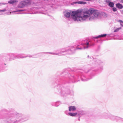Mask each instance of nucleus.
I'll use <instances>...</instances> for the list:
<instances>
[{
  "label": "nucleus",
  "mask_w": 123,
  "mask_h": 123,
  "mask_svg": "<svg viewBox=\"0 0 123 123\" xmlns=\"http://www.w3.org/2000/svg\"><path fill=\"white\" fill-rule=\"evenodd\" d=\"M82 10L80 9L73 11L71 14L72 19L74 21H83L85 20L90 16L88 10H86L83 12L84 13L86 14V15H82Z\"/></svg>",
  "instance_id": "nucleus-1"
},
{
  "label": "nucleus",
  "mask_w": 123,
  "mask_h": 123,
  "mask_svg": "<svg viewBox=\"0 0 123 123\" xmlns=\"http://www.w3.org/2000/svg\"><path fill=\"white\" fill-rule=\"evenodd\" d=\"M69 110L70 111H73L76 110V108L74 106H70L69 107Z\"/></svg>",
  "instance_id": "nucleus-2"
},
{
  "label": "nucleus",
  "mask_w": 123,
  "mask_h": 123,
  "mask_svg": "<svg viewBox=\"0 0 123 123\" xmlns=\"http://www.w3.org/2000/svg\"><path fill=\"white\" fill-rule=\"evenodd\" d=\"M99 15V13L98 10H96L94 13L93 15L96 17H97Z\"/></svg>",
  "instance_id": "nucleus-3"
},
{
  "label": "nucleus",
  "mask_w": 123,
  "mask_h": 123,
  "mask_svg": "<svg viewBox=\"0 0 123 123\" xmlns=\"http://www.w3.org/2000/svg\"><path fill=\"white\" fill-rule=\"evenodd\" d=\"M96 10L92 8L90 9L89 10V12L90 13L89 14H90V15L91 14H92V13L94 14V13Z\"/></svg>",
  "instance_id": "nucleus-4"
},
{
  "label": "nucleus",
  "mask_w": 123,
  "mask_h": 123,
  "mask_svg": "<svg viewBox=\"0 0 123 123\" xmlns=\"http://www.w3.org/2000/svg\"><path fill=\"white\" fill-rule=\"evenodd\" d=\"M116 6L120 9H122L123 8V6L122 5L120 4H117L116 5Z\"/></svg>",
  "instance_id": "nucleus-5"
},
{
  "label": "nucleus",
  "mask_w": 123,
  "mask_h": 123,
  "mask_svg": "<svg viewBox=\"0 0 123 123\" xmlns=\"http://www.w3.org/2000/svg\"><path fill=\"white\" fill-rule=\"evenodd\" d=\"M17 1L15 0H12L9 1H8V3L11 4H16Z\"/></svg>",
  "instance_id": "nucleus-6"
},
{
  "label": "nucleus",
  "mask_w": 123,
  "mask_h": 123,
  "mask_svg": "<svg viewBox=\"0 0 123 123\" xmlns=\"http://www.w3.org/2000/svg\"><path fill=\"white\" fill-rule=\"evenodd\" d=\"M69 115L70 116L74 117L76 116L77 114V113H69Z\"/></svg>",
  "instance_id": "nucleus-7"
},
{
  "label": "nucleus",
  "mask_w": 123,
  "mask_h": 123,
  "mask_svg": "<svg viewBox=\"0 0 123 123\" xmlns=\"http://www.w3.org/2000/svg\"><path fill=\"white\" fill-rule=\"evenodd\" d=\"M106 34H103V35H99L98 36L95 37V38H100L101 37H105L106 36Z\"/></svg>",
  "instance_id": "nucleus-8"
},
{
  "label": "nucleus",
  "mask_w": 123,
  "mask_h": 123,
  "mask_svg": "<svg viewBox=\"0 0 123 123\" xmlns=\"http://www.w3.org/2000/svg\"><path fill=\"white\" fill-rule=\"evenodd\" d=\"M65 16L67 17H69L70 16V14L69 12H67L65 14Z\"/></svg>",
  "instance_id": "nucleus-9"
},
{
  "label": "nucleus",
  "mask_w": 123,
  "mask_h": 123,
  "mask_svg": "<svg viewBox=\"0 0 123 123\" xmlns=\"http://www.w3.org/2000/svg\"><path fill=\"white\" fill-rule=\"evenodd\" d=\"M76 3L80 4H85L86 3V2L81 1L77 2Z\"/></svg>",
  "instance_id": "nucleus-10"
},
{
  "label": "nucleus",
  "mask_w": 123,
  "mask_h": 123,
  "mask_svg": "<svg viewBox=\"0 0 123 123\" xmlns=\"http://www.w3.org/2000/svg\"><path fill=\"white\" fill-rule=\"evenodd\" d=\"M114 4L113 3L111 2H110L108 4V5L111 7H113L114 6Z\"/></svg>",
  "instance_id": "nucleus-11"
},
{
  "label": "nucleus",
  "mask_w": 123,
  "mask_h": 123,
  "mask_svg": "<svg viewBox=\"0 0 123 123\" xmlns=\"http://www.w3.org/2000/svg\"><path fill=\"white\" fill-rule=\"evenodd\" d=\"M118 22L120 23L121 25L122 26H123V22L121 20H118Z\"/></svg>",
  "instance_id": "nucleus-12"
},
{
  "label": "nucleus",
  "mask_w": 123,
  "mask_h": 123,
  "mask_svg": "<svg viewBox=\"0 0 123 123\" xmlns=\"http://www.w3.org/2000/svg\"><path fill=\"white\" fill-rule=\"evenodd\" d=\"M121 29V27H120L118 28H117L116 29H115L114 31V32H117L120 29Z\"/></svg>",
  "instance_id": "nucleus-13"
},
{
  "label": "nucleus",
  "mask_w": 123,
  "mask_h": 123,
  "mask_svg": "<svg viewBox=\"0 0 123 123\" xmlns=\"http://www.w3.org/2000/svg\"><path fill=\"white\" fill-rule=\"evenodd\" d=\"M113 10L114 12H116L117 11V9L115 7H113Z\"/></svg>",
  "instance_id": "nucleus-14"
},
{
  "label": "nucleus",
  "mask_w": 123,
  "mask_h": 123,
  "mask_svg": "<svg viewBox=\"0 0 123 123\" xmlns=\"http://www.w3.org/2000/svg\"><path fill=\"white\" fill-rule=\"evenodd\" d=\"M105 2L106 3L109 4L111 2L110 1V0H106Z\"/></svg>",
  "instance_id": "nucleus-15"
},
{
  "label": "nucleus",
  "mask_w": 123,
  "mask_h": 123,
  "mask_svg": "<svg viewBox=\"0 0 123 123\" xmlns=\"http://www.w3.org/2000/svg\"><path fill=\"white\" fill-rule=\"evenodd\" d=\"M6 9H5L3 10H0V12H4L6 11Z\"/></svg>",
  "instance_id": "nucleus-16"
},
{
  "label": "nucleus",
  "mask_w": 123,
  "mask_h": 123,
  "mask_svg": "<svg viewBox=\"0 0 123 123\" xmlns=\"http://www.w3.org/2000/svg\"><path fill=\"white\" fill-rule=\"evenodd\" d=\"M93 18L92 17H90V18H89V19L90 20H91L92 18Z\"/></svg>",
  "instance_id": "nucleus-17"
},
{
  "label": "nucleus",
  "mask_w": 123,
  "mask_h": 123,
  "mask_svg": "<svg viewBox=\"0 0 123 123\" xmlns=\"http://www.w3.org/2000/svg\"><path fill=\"white\" fill-rule=\"evenodd\" d=\"M88 45L89 44V43L88 42H87L86 43Z\"/></svg>",
  "instance_id": "nucleus-18"
},
{
  "label": "nucleus",
  "mask_w": 123,
  "mask_h": 123,
  "mask_svg": "<svg viewBox=\"0 0 123 123\" xmlns=\"http://www.w3.org/2000/svg\"><path fill=\"white\" fill-rule=\"evenodd\" d=\"M122 13L123 14V10L122 11Z\"/></svg>",
  "instance_id": "nucleus-19"
},
{
  "label": "nucleus",
  "mask_w": 123,
  "mask_h": 123,
  "mask_svg": "<svg viewBox=\"0 0 123 123\" xmlns=\"http://www.w3.org/2000/svg\"><path fill=\"white\" fill-rule=\"evenodd\" d=\"M121 1L123 3V0H121Z\"/></svg>",
  "instance_id": "nucleus-20"
}]
</instances>
